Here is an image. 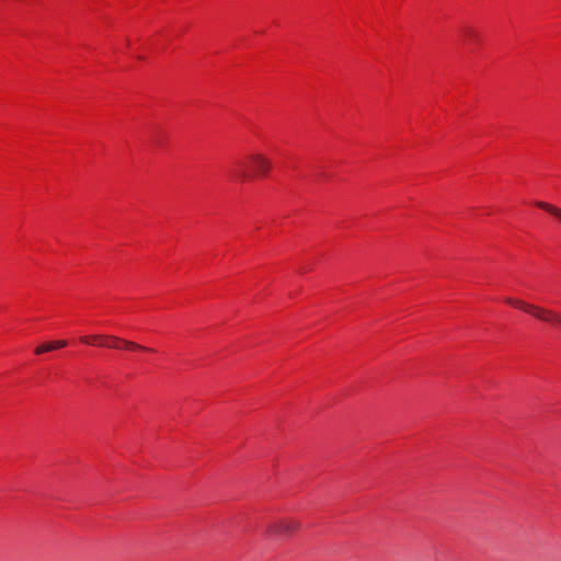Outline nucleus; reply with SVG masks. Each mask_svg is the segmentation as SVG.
I'll use <instances>...</instances> for the list:
<instances>
[{
    "label": "nucleus",
    "instance_id": "nucleus-1",
    "mask_svg": "<svg viewBox=\"0 0 561 561\" xmlns=\"http://www.w3.org/2000/svg\"><path fill=\"white\" fill-rule=\"evenodd\" d=\"M272 169V162L262 153L253 152L244 160L236 163L234 176L240 182L253 180L255 176H266Z\"/></svg>",
    "mask_w": 561,
    "mask_h": 561
},
{
    "label": "nucleus",
    "instance_id": "nucleus-2",
    "mask_svg": "<svg viewBox=\"0 0 561 561\" xmlns=\"http://www.w3.org/2000/svg\"><path fill=\"white\" fill-rule=\"evenodd\" d=\"M508 302L514 307L534 316L538 320L561 325V313L535 305L526 304L518 299H510Z\"/></svg>",
    "mask_w": 561,
    "mask_h": 561
},
{
    "label": "nucleus",
    "instance_id": "nucleus-3",
    "mask_svg": "<svg viewBox=\"0 0 561 561\" xmlns=\"http://www.w3.org/2000/svg\"><path fill=\"white\" fill-rule=\"evenodd\" d=\"M300 528V523L295 519H280L268 527V531L276 535L287 536Z\"/></svg>",
    "mask_w": 561,
    "mask_h": 561
},
{
    "label": "nucleus",
    "instance_id": "nucleus-4",
    "mask_svg": "<svg viewBox=\"0 0 561 561\" xmlns=\"http://www.w3.org/2000/svg\"><path fill=\"white\" fill-rule=\"evenodd\" d=\"M66 345H67V342L64 341V340L56 341V342H50V343H47V344H44V345H41V346L36 347L35 353L36 354H43L45 352H49V351H53V350L58 348V347H65Z\"/></svg>",
    "mask_w": 561,
    "mask_h": 561
},
{
    "label": "nucleus",
    "instance_id": "nucleus-5",
    "mask_svg": "<svg viewBox=\"0 0 561 561\" xmlns=\"http://www.w3.org/2000/svg\"><path fill=\"white\" fill-rule=\"evenodd\" d=\"M536 205L541 209H545L546 211L550 213L552 216H554L557 219L561 221V208H558L545 202H537Z\"/></svg>",
    "mask_w": 561,
    "mask_h": 561
},
{
    "label": "nucleus",
    "instance_id": "nucleus-6",
    "mask_svg": "<svg viewBox=\"0 0 561 561\" xmlns=\"http://www.w3.org/2000/svg\"><path fill=\"white\" fill-rule=\"evenodd\" d=\"M103 340H113V341H119L118 337L116 336H102V335H94V336H91V337H88V336H83L81 337V342L83 343H90L91 341L92 342H99V341H103Z\"/></svg>",
    "mask_w": 561,
    "mask_h": 561
},
{
    "label": "nucleus",
    "instance_id": "nucleus-7",
    "mask_svg": "<svg viewBox=\"0 0 561 561\" xmlns=\"http://www.w3.org/2000/svg\"><path fill=\"white\" fill-rule=\"evenodd\" d=\"M124 345L127 347V348H133V350H146V347L137 344V343H134V342H130V341H124Z\"/></svg>",
    "mask_w": 561,
    "mask_h": 561
},
{
    "label": "nucleus",
    "instance_id": "nucleus-8",
    "mask_svg": "<svg viewBox=\"0 0 561 561\" xmlns=\"http://www.w3.org/2000/svg\"><path fill=\"white\" fill-rule=\"evenodd\" d=\"M465 35L468 37L469 41H472V42L478 38V35L471 28L465 30Z\"/></svg>",
    "mask_w": 561,
    "mask_h": 561
}]
</instances>
